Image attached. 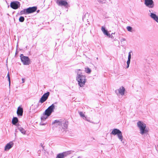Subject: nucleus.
Listing matches in <instances>:
<instances>
[{
	"label": "nucleus",
	"mask_w": 158,
	"mask_h": 158,
	"mask_svg": "<svg viewBox=\"0 0 158 158\" xmlns=\"http://www.w3.org/2000/svg\"><path fill=\"white\" fill-rule=\"evenodd\" d=\"M52 124H55L56 126H59V127H62L64 130L67 128L68 122L64 119L56 120L52 123Z\"/></svg>",
	"instance_id": "nucleus-1"
},
{
	"label": "nucleus",
	"mask_w": 158,
	"mask_h": 158,
	"mask_svg": "<svg viewBox=\"0 0 158 158\" xmlns=\"http://www.w3.org/2000/svg\"><path fill=\"white\" fill-rule=\"evenodd\" d=\"M85 76L83 75L81 73H77L76 77V80L79 86L83 87L84 86L86 80Z\"/></svg>",
	"instance_id": "nucleus-2"
},
{
	"label": "nucleus",
	"mask_w": 158,
	"mask_h": 158,
	"mask_svg": "<svg viewBox=\"0 0 158 158\" xmlns=\"http://www.w3.org/2000/svg\"><path fill=\"white\" fill-rule=\"evenodd\" d=\"M137 126L139 129L140 133L142 135L148 132L146 129V125L142 121H139L137 124Z\"/></svg>",
	"instance_id": "nucleus-3"
},
{
	"label": "nucleus",
	"mask_w": 158,
	"mask_h": 158,
	"mask_svg": "<svg viewBox=\"0 0 158 158\" xmlns=\"http://www.w3.org/2000/svg\"><path fill=\"white\" fill-rule=\"evenodd\" d=\"M111 134L114 135H117L118 138L123 143V137L122 135V133L121 131L117 129H114L111 132Z\"/></svg>",
	"instance_id": "nucleus-4"
},
{
	"label": "nucleus",
	"mask_w": 158,
	"mask_h": 158,
	"mask_svg": "<svg viewBox=\"0 0 158 158\" xmlns=\"http://www.w3.org/2000/svg\"><path fill=\"white\" fill-rule=\"evenodd\" d=\"M21 61L25 65H28L30 64V60L28 57L24 56L23 54L20 55Z\"/></svg>",
	"instance_id": "nucleus-5"
},
{
	"label": "nucleus",
	"mask_w": 158,
	"mask_h": 158,
	"mask_svg": "<svg viewBox=\"0 0 158 158\" xmlns=\"http://www.w3.org/2000/svg\"><path fill=\"white\" fill-rule=\"evenodd\" d=\"M55 108V106L54 104H52L51 106H49L47 109L46 110L44 113L45 114L49 116L52 113L54 112Z\"/></svg>",
	"instance_id": "nucleus-6"
},
{
	"label": "nucleus",
	"mask_w": 158,
	"mask_h": 158,
	"mask_svg": "<svg viewBox=\"0 0 158 158\" xmlns=\"http://www.w3.org/2000/svg\"><path fill=\"white\" fill-rule=\"evenodd\" d=\"M125 91V89L124 87L121 86L120 88L115 91V93L118 96L121 95L123 96L124 95Z\"/></svg>",
	"instance_id": "nucleus-7"
},
{
	"label": "nucleus",
	"mask_w": 158,
	"mask_h": 158,
	"mask_svg": "<svg viewBox=\"0 0 158 158\" xmlns=\"http://www.w3.org/2000/svg\"><path fill=\"white\" fill-rule=\"evenodd\" d=\"M144 4L149 8H153L154 6V2L152 0H144Z\"/></svg>",
	"instance_id": "nucleus-8"
},
{
	"label": "nucleus",
	"mask_w": 158,
	"mask_h": 158,
	"mask_svg": "<svg viewBox=\"0 0 158 158\" xmlns=\"http://www.w3.org/2000/svg\"><path fill=\"white\" fill-rule=\"evenodd\" d=\"M20 6V2L18 1H13L11 2L10 4V7L14 9H17Z\"/></svg>",
	"instance_id": "nucleus-9"
},
{
	"label": "nucleus",
	"mask_w": 158,
	"mask_h": 158,
	"mask_svg": "<svg viewBox=\"0 0 158 158\" xmlns=\"http://www.w3.org/2000/svg\"><path fill=\"white\" fill-rule=\"evenodd\" d=\"M72 151H67L60 153L57 155L56 158H64L67 155L71 153Z\"/></svg>",
	"instance_id": "nucleus-10"
},
{
	"label": "nucleus",
	"mask_w": 158,
	"mask_h": 158,
	"mask_svg": "<svg viewBox=\"0 0 158 158\" xmlns=\"http://www.w3.org/2000/svg\"><path fill=\"white\" fill-rule=\"evenodd\" d=\"M50 94L49 92L44 94L41 97L39 101V102L43 103L45 102L48 99Z\"/></svg>",
	"instance_id": "nucleus-11"
},
{
	"label": "nucleus",
	"mask_w": 158,
	"mask_h": 158,
	"mask_svg": "<svg viewBox=\"0 0 158 158\" xmlns=\"http://www.w3.org/2000/svg\"><path fill=\"white\" fill-rule=\"evenodd\" d=\"M56 2L59 6H60L67 7L68 5L67 2L64 0H56Z\"/></svg>",
	"instance_id": "nucleus-12"
},
{
	"label": "nucleus",
	"mask_w": 158,
	"mask_h": 158,
	"mask_svg": "<svg viewBox=\"0 0 158 158\" xmlns=\"http://www.w3.org/2000/svg\"><path fill=\"white\" fill-rule=\"evenodd\" d=\"M149 11L150 12V16L158 23V16L156 14V12H151L150 10H149Z\"/></svg>",
	"instance_id": "nucleus-13"
},
{
	"label": "nucleus",
	"mask_w": 158,
	"mask_h": 158,
	"mask_svg": "<svg viewBox=\"0 0 158 158\" xmlns=\"http://www.w3.org/2000/svg\"><path fill=\"white\" fill-rule=\"evenodd\" d=\"M36 6L29 7L26 9V13L27 14L32 13L35 11L37 10Z\"/></svg>",
	"instance_id": "nucleus-14"
},
{
	"label": "nucleus",
	"mask_w": 158,
	"mask_h": 158,
	"mask_svg": "<svg viewBox=\"0 0 158 158\" xmlns=\"http://www.w3.org/2000/svg\"><path fill=\"white\" fill-rule=\"evenodd\" d=\"M14 145V143L12 142H10L9 143H7L5 146L4 148V150L7 151L9 150Z\"/></svg>",
	"instance_id": "nucleus-15"
},
{
	"label": "nucleus",
	"mask_w": 158,
	"mask_h": 158,
	"mask_svg": "<svg viewBox=\"0 0 158 158\" xmlns=\"http://www.w3.org/2000/svg\"><path fill=\"white\" fill-rule=\"evenodd\" d=\"M23 110L22 108L19 107L17 111V114L18 116H22L23 115Z\"/></svg>",
	"instance_id": "nucleus-16"
},
{
	"label": "nucleus",
	"mask_w": 158,
	"mask_h": 158,
	"mask_svg": "<svg viewBox=\"0 0 158 158\" xmlns=\"http://www.w3.org/2000/svg\"><path fill=\"white\" fill-rule=\"evenodd\" d=\"M132 51H131L128 53V60L127 61V68H128L129 66V65L130 63L131 59V53H132Z\"/></svg>",
	"instance_id": "nucleus-17"
},
{
	"label": "nucleus",
	"mask_w": 158,
	"mask_h": 158,
	"mask_svg": "<svg viewBox=\"0 0 158 158\" xmlns=\"http://www.w3.org/2000/svg\"><path fill=\"white\" fill-rule=\"evenodd\" d=\"M48 117H49L48 116L45 114V113H44L41 117V120L43 121H44L48 118Z\"/></svg>",
	"instance_id": "nucleus-18"
},
{
	"label": "nucleus",
	"mask_w": 158,
	"mask_h": 158,
	"mask_svg": "<svg viewBox=\"0 0 158 158\" xmlns=\"http://www.w3.org/2000/svg\"><path fill=\"white\" fill-rule=\"evenodd\" d=\"M19 130L21 132L23 135H25L26 134V131L23 128L20 127H18Z\"/></svg>",
	"instance_id": "nucleus-19"
},
{
	"label": "nucleus",
	"mask_w": 158,
	"mask_h": 158,
	"mask_svg": "<svg viewBox=\"0 0 158 158\" xmlns=\"http://www.w3.org/2000/svg\"><path fill=\"white\" fill-rule=\"evenodd\" d=\"M18 120L17 117H14L12 120V123L13 124L15 125L18 122Z\"/></svg>",
	"instance_id": "nucleus-20"
},
{
	"label": "nucleus",
	"mask_w": 158,
	"mask_h": 158,
	"mask_svg": "<svg viewBox=\"0 0 158 158\" xmlns=\"http://www.w3.org/2000/svg\"><path fill=\"white\" fill-rule=\"evenodd\" d=\"M101 30L104 34L105 35L108 34V32L105 29V28L104 27H102Z\"/></svg>",
	"instance_id": "nucleus-21"
},
{
	"label": "nucleus",
	"mask_w": 158,
	"mask_h": 158,
	"mask_svg": "<svg viewBox=\"0 0 158 158\" xmlns=\"http://www.w3.org/2000/svg\"><path fill=\"white\" fill-rule=\"evenodd\" d=\"M79 114L80 115V116L81 117H83V119L86 120L88 121V120L87 119L86 117L85 116V115L82 112H79Z\"/></svg>",
	"instance_id": "nucleus-22"
},
{
	"label": "nucleus",
	"mask_w": 158,
	"mask_h": 158,
	"mask_svg": "<svg viewBox=\"0 0 158 158\" xmlns=\"http://www.w3.org/2000/svg\"><path fill=\"white\" fill-rule=\"evenodd\" d=\"M85 71L87 73H90L91 72V69L88 67L85 68Z\"/></svg>",
	"instance_id": "nucleus-23"
},
{
	"label": "nucleus",
	"mask_w": 158,
	"mask_h": 158,
	"mask_svg": "<svg viewBox=\"0 0 158 158\" xmlns=\"http://www.w3.org/2000/svg\"><path fill=\"white\" fill-rule=\"evenodd\" d=\"M127 31H129L131 32H132L133 31L132 28L130 26H127Z\"/></svg>",
	"instance_id": "nucleus-24"
},
{
	"label": "nucleus",
	"mask_w": 158,
	"mask_h": 158,
	"mask_svg": "<svg viewBox=\"0 0 158 158\" xmlns=\"http://www.w3.org/2000/svg\"><path fill=\"white\" fill-rule=\"evenodd\" d=\"M24 20V18L23 17L20 16L19 19V21L21 22H23Z\"/></svg>",
	"instance_id": "nucleus-25"
},
{
	"label": "nucleus",
	"mask_w": 158,
	"mask_h": 158,
	"mask_svg": "<svg viewBox=\"0 0 158 158\" xmlns=\"http://www.w3.org/2000/svg\"><path fill=\"white\" fill-rule=\"evenodd\" d=\"M20 13L21 14H25V13H26V9H24V10H22L20 12Z\"/></svg>",
	"instance_id": "nucleus-26"
},
{
	"label": "nucleus",
	"mask_w": 158,
	"mask_h": 158,
	"mask_svg": "<svg viewBox=\"0 0 158 158\" xmlns=\"http://www.w3.org/2000/svg\"><path fill=\"white\" fill-rule=\"evenodd\" d=\"M7 77H8V81H9V85H10V76H9V73L7 74Z\"/></svg>",
	"instance_id": "nucleus-27"
},
{
	"label": "nucleus",
	"mask_w": 158,
	"mask_h": 158,
	"mask_svg": "<svg viewBox=\"0 0 158 158\" xmlns=\"http://www.w3.org/2000/svg\"><path fill=\"white\" fill-rule=\"evenodd\" d=\"M98 2L101 3H103L104 2L102 0H98Z\"/></svg>",
	"instance_id": "nucleus-28"
},
{
	"label": "nucleus",
	"mask_w": 158,
	"mask_h": 158,
	"mask_svg": "<svg viewBox=\"0 0 158 158\" xmlns=\"http://www.w3.org/2000/svg\"><path fill=\"white\" fill-rule=\"evenodd\" d=\"M106 35L107 36H109V37H110V34L109 33H108V34L107 35Z\"/></svg>",
	"instance_id": "nucleus-29"
},
{
	"label": "nucleus",
	"mask_w": 158,
	"mask_h": 158,
	"mask_svg": "<svg viewBox=\"0 0 158 158\" xmlns=\"http://www.w3.org/2000/svg\"><path fill=\"white\" fill-rule=\"evenodd\" d=\"M40 145H41V147L43 148V149H44V147L42 143H41Z\"/></svg>",
	"instance_id": "nucleus-30"
},
{
	"label": "nucleus",
	"mask_w": 158,
	"mask_h": 158,
	"mask_svg": "<svg viewBox=\"0 0 158 158\" xmlns=\"http://www.w3.org/2000/svg\"><path fill=\"white\" fill-rule=\"evenodd\" d=\"M22 81H23V83L24 82V79H23V78H22Z\"/></svg>",
	"instance_id": "nucleus-31"
},
{
	"label": "nucleus",
	"mask_w": 158,
	"mask_h": 158,
	"mask_svg": "<svg viewBox=\"0 0 158 158\" xmlns=\"http://www.w3.org/2000/svg\"><path fill=\"white\" fill-rule=\"evenodd\" d=\"M122 40H123V41H125V39L124 38H123V39Z\"/></svg>",
	"instance_id": "nucleus-32"
},
{
	"label": "nucleus",
	"mask_w": 158,
	"mask_h": 158,
	"mask_svg": "<svg viewBox=\"0 0 158 158\" xmlns=\"http://www.w3.org/2000/svg\"><path fill=\"white\" fill-rule=\"evenodd\" d=\"M77 158H82V157L81 156H79Z\"/></svg>",
	"instance_id": "nucleus-33"
},
{
	"label": "nucleus",
	"mask_w": 158,
	"mask_h": 158,
	"mask_svg": "<svg viewBox=\"0 0 158 158\" xmlns=\"http://www.w3.org/2000/svg\"><path fill=\"white\" fill-rule=\"evenodd\" d=\"M78 70H79V71H81V69H79Z\"/></svg>",
	"instance_id": "nucleus-34"
}]
</instances>
